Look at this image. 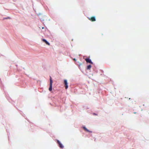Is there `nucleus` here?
<instances>
[{
    "label": "nucleus",
    "mask_w": 149,
    "mask_h": 149,
    "mask_svg": "<svg viewBox=\"0 0 149 149\" xmlns=\"http://www.w3.org/2000/svg\"><path fill=\"white\" fill-rule=\"evenodd\" d=\"M53 83V81L52 79V78L51 77H50V87L49 88V90L51 91L52 90V85Z\"/></svg>",
    "instance_id": "f257e3e1"
},
{
    "label": "nucleus",
    "mask_w": 149,
    "mask_h": 149,
    "mask_svg": "<svg viewBox=\"0 0 149 149\" xmlns=\"http://www.w3.org/2000/svg\"><path fill=\"white\" fill-rule=\"evenodd\" d=\"M64 81L65 88L66 89H67L68 87L67 81L66 79H64Z\"/></svg>",
    "instance_id": "f03ea898"
},
{
    "label": "nucleus",
    "mask_w": 149,
    "mask_h": 149,
    "mask_svg": "<svg viewBox=\"0 0 149 149\" xmlns=\"http://www.w3.org/2000/svg\"><path fill=\"white\" fill-rule=\"evenodd\" d=\"M57 143L58 144L59 147L61 148H63L64 147L62 145V143L59 141L58 140H57Z\"/></svg>",
    "instance_id": "7ed1b4c3"
},
{
    "label": "nucleus",
    "mask_w": 149,
    "mask_h": 149,
    "mask_svg": "<svg viewBox=\"0 0 149 149\" xmlns=\"http://www.w3.org/2000/svg\"><path fill=\"white\" fill-rule=\"evenodd\" d=\"M88 18L92 22H94L96 20L95 17L94 16L91 17H88Z\"/></svg>",
    "instance_id": "20e7f679"
},
{
    "label": "nucleus",
    "mask_w": 149,
    "mask_h": 149,
    "mask_svg": "<svg viewBox=\"0 0 149 149\" xmlns=\"http://www.w3.org/2000/svg\"><path fill=\"white\" fill-rule=\"evenodd\" d=\"M85 60L87 63H88L91 64H93V63L92 62L91 60L88 58H86L85 59Z\"/></svg>",
    "instance_id": "39448f33"
},
{
    "label": "nucleus",
    "mask_w": 149,
    "mask_h": 149,
    "mask_svg": "<svg viewBox=\"0 0 149 149\" xmlns=\"http://www.w3.org/2000/svg\"><path fill=\"white\" fill-rule=\"evenodd\" d=\"M83 128L84 129V130H85L87 132H91V133H92V132L91 131H90L88 129H87L85 127H83Z\"/></svg>",
    "instance_id": "423d86ee"
},
{
    "label": "nucleus",
    "mask_w": 149,
    "mask_h": 149,
    "mask_svg": "<svg viewBox=\"0 0 149 149\" xmlns=\"http://www.w3.org/2000/svg\"><path fill=\"white\" fill-rule=\"evenodd\" d=\"M42 41L43 42H45L47 45H50V43L48 42L46 40H45V39H42Z\"/></svg>",
    "instance_id": "0eeeda50"
},
{
    "label": "nucleus",
    "mask_w": 149,
    "mask_h": 149,
    "mask_svg": "<svg viewBox=\"0 0 149 149\" xmlns=\"http://www.w3.org/2000/svg\"><path fill=\"white\" fill-rule=\"evenodd\" d=\"M91 65H89L87 66L86 69L90 70L91 69Z\"/></svg>",
    "instance_id": "6e6552de"
},
{
    "label": "nucleus",
    "mask_w": 149,
    "mask_h": 149,
    "mask_svg": "<svg viewBox=\"0 0 149 149\" xmlns=\"http://www.w3.org/2000/svg\"><path fill=\"white\" fill-rule=\"evenodd\" d=\"M74 60H75V59H74Z\"/></svg>",
    "instance_id": "1a4fd4ad"
}]
</instances>
